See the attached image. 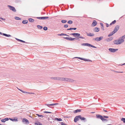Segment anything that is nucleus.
<instances>
[{
    "label": "nucleus",
    "instance_id": "f257e3e1",
    "mask_svg": "<svg viewBox=\"0 0 125 125\" xmlns=\"http://www.w3.org/2000/svg\"><path fill=\"white\" fill-rule=\"evenodd\" d=\"M70 34L74 36L75 37L77 38H80L82 39H85V38L84 37L82 36H80V33H72Z\"/></svg>",
    "mask_w": 125,
    "mask_h": 125
},
{
    "label": "nucleus",
    "instance_id": "f03ea898",
    "mask_svg": "<svg viewBox=\"0 0 125 125\" xmlns=\"http://www.w3.org/2000/svg\"><path fill=\"white\" fill-rule=\"evenodd\" d=\"M81 45L82 46H87L88 47H91L94 48H96L95 46L88 43H82Z\"/></svg>",
    "mask_w": 125,
    "mask_h": 125
},
{
    "label": "nucleus",
    "instance_id": "7ed1b4c3",
    "mask_svg": "<svg viewBox=\"0 0 125 125\" xmlns=\"http://www.w3.org/2000/svg\"><path fill=\"white\" fill-rule=\"evenodd\" d=\"M8 7L9 9L14 12H16V10L15 8L12 6L8 5Z\"/></svg>",
    "mask_w": 125,
    "mask_h": 125
},
{
    "label": "nucleus",
    "instance_id": "20e7f679",
    "mask_svg": "<svg viewBox=\"0 0 125 125\" xmlns=\"http://www.w3.org/2000/svg\"><path fill=\"white\" fill-rule=\"evenodd\" d=\"M103 38V36H101L99 37L93 39L97 42H98L100 41Z\"/></svg>",
    "mask_w": 125,
    "mask_h": 125
},
{
    "label": "nucleus",
    "instance_id": "39448f33",
    "mask_svg": "<svg viewBox=\"0 0 125 125\" xmlns=\"http://www.w3.org/2000/svg\"><path fill=\"white\" fill-rule=\"evenodd\" d=\"M75 58H76L79 59H80L84 61H89L91 62L92 61L90 60L89 59H86L83 58H81L79 57H75Z\"/></svg>",
    "mask_w": 125,
    "mask_h": 125
},
{
    "label": "nucleus",
    "instance_id": "423d86ee",
    "mask_svg": "<svg viewBox=\"0 0 125 125\" xmlns=\"http://www.w3.org/2000/svg\"><path fill=\"white\" fill-rule=\"evenodd\" d=\"M119 25H116L115 28L114 29L113 31L115 33L119 29Z\"/></svg>",
    "mask_w": 125,
    "mask_h": 125
},
{
    "label": "nucleus",
    "instance_id": "0eeeda50",
    "mask_svg": "<svg viewBox=\"0 0 125 125\" xmlns=\"http://www.w3.org/2000/svg\"><path fill=\"white\" fill-rule=\"evenodd\" d=\"M118 50V49H115L111 48H109V51L110 52H115L116 51H117Z\"/></svg>",
    "mask_w": 125,
    "mask_h": 125
},
{
    "label": "nucleus",
    "instance_id": "6e6552de",
    "mask_svg": "<svg viewBox=\"0 0 125 125\" xmlns=\"http://www.w3.org/2000/svg\"><path fill=\"white\" fill-rule=\"evenodd\" d=\"M118 42H119V44L122 43L124 41V40L123 39L121 38V37L118 39Z\"/></svg>",
    "mask_w": 125,
    "mask_h": 125
},
{
    "label": "nucleus",
    "instance_id": "1a4fd4ad",
    "mask_svg": "<svg viewBox=\"0 0 125 125\" xmlns=\"http://www.w3.org/2000/svg\"><path fill=\"white\" fill-rule=\"evenodd\" d=\"M49 18V17H37V19L41 20H45Z\"/></svg>",
    "mask_w": 125,
    "mask_h": 125
},
{
    "label": "nucleus",
    "instance_id": "9d476101",
    "mask_svg": "<svg viewBox=\"0 0 125 125\" xmlns=\"http://www.w3.org/2000/svg\"><path fill=\"white\" fill-rule=\"evenodd\" d=\"M68 78H67L60 77V80L63 81H67L68 82Z\"/></svg>",
    "mask_w": 125,
    "mask_h": 125
},
{
    "label": "nucleus",
    "instance_id": "9b49d317",
    "mask_svg": "<svg viewBox=\"0 0 125 125\" xmlns=\"http://www.w3.org/2000/svg\"><path fill=\"white\" fill-rule=\"evenodd\" d=\"M113 39V37H111L106 39L105 40V41L107 42H108L111 41Z\"/></svg>",
    "mask_w": 125,
    "mask_h": 125
},
{
    "label": "nucleus",
    "instance_id": "f8f14e48",
    "mask_svg": "<svg viewBox=\"0 0 125 125\" xmlns=\"http://www.w3.org/2000/svg\"><path fill=\"white\" fill-rule=\"evenodd\" d=\"M97 24V22L96 21L94 20L92 24V26L94 27L96 26Z\"/></svg>",
    "mask_w": 125,
    "mask_h": 125
},
{
    "label": "nucleus",
    "instance_id": "ddd939ff",
    "mask_svg": "<svg viewBox=\"0 0 125 125\" xmlns=\"http://www.w3.org/2000/svg\"><path fill=\"white\" fill-rule=\"evenodd\" d=\"M22 121L23 122H25V123L26 124H29L28 120L26 119H23Z\"/></svg>",
    "mask_w": 125,
    "mask_h": 125
},
{
    "label": "nucleus",
    "instance_id": "4468645a",
    "mask_svg": "<svg viewBox=\"0 0 125 125\" xmlns=\"http://www.w3.org/2000/svg\"><path fill=\"white\" fill-rule=\"evenodd\" d=\"M80 119V117L79 115L75 117L74 118V121L75 122H76L77 121L79 120V119Z\"/></svg>",
    "mask_w": 125,
    "mask_h": 125
},
{
    "label": "nucleus",
    "instance_id": "2eb2a0df",
    "mask_svg": "<svg viewBox=\"0 0 125 125\" xmlns=\"http://www.w3.org/2000/svg\"><path fill=\"white\" fill-rule=\"evenodd\" d=\"M63 38L69 41H72V38L71 37H63Z\"/></svg>",
    "mask_w": 125,
    "mask_h": 125
},
{
    "label": "nucleus",
    "instance_id": "dca6fc26",
    "mask_svg": "<svg viewBox=\"0 0 125 125\" xmlns=\"http://www.w3.org/2000/svg\"><path fill=\"white\" fill-rule=\"evenodd\" d=\"M86 33L87 34V35L89 36H93L94 35V33H91L90 32L89 33L86 32Z\"/></svg>",
    "mask_w": 125,
    "mask_h": 125
},
{
    "label": "nucleus",
    "instance_id": "f3484780",
    "mask_svg": "<svg viewBox=\"0 0 125 125\" xmlns=\"http://www.w3.org/2000/svg\"><path fill=\"white\" fill-rule=\"evenodd\" d=\"M9 119L13 121H18L17 118L16 117L14 118V119L9 118Z\"/></svg>",
    "mask_w": 125,
    "mask_h": 125
},
{
    "label": "nucleus",
    "instance_id": "a211bd4d",
    "mask_svg": "<svg viewBox=\"0 0 125 125\" xmlns=\"http://www.w3.org/2000/svg\"><path fill=\"white\" fill-rule=\"evenodd\" d=\"M60 77H53L51 78L52 79L55 80H60Z\"/></svg>",
    "mask_w": 125,
    "mask_h": 125
},
{
    "label": "nucleus",
    "instance_id": "6ab92c4d",
    "mask_svg": "<svg viewBox=\"0 0 125 125\" xmlns=\"http://www.w3.org/2000/svg\"><path fill=\"white\" fill-rule=\"evenodd\" d=\"M58 103H55V104H46V105H47V106H48V107H50V106H52V105H58Z\"/></svg>",
    "mask_w": 125,
    "mask_h": 125
},
{
    "label": "nucleus",
    "instance_id": "aec40b11",
    "mask_svg": "<svg viewBox=\"0 0 125 125\" xmlns=\"http://www.w3.org/2000/svg\"><path fill=\"white\" fill-rule=\"evenodd\" d=\"M94 31L95 32H98L99 31V29L97 27H95L94 29Z\"/></svg>",
    "mask_w": 125,
    "mask_h": 125
},
{
    "label": "nucleus",
    "instance_id": "412c9836",
    "mask_svg": "<svg viewBox=\"0 0 125 125\" xmlns=\"http://www.w3.org/2000/svg\"><path fill=\"white\" fill-rule=\"evenodd\" d=\"M118 40H116L114 41L113 42L115 44H119V42H118Z\"/></svg>",
    "mask_w": 125,
    "mask_h": 125
},
{
    "label": "nucleus",
    "instance_id": "4be33fe9",
    "mask_svg": "<svg viewBox=\"0 0 125 125\" xmlns=\"http://www.w3.org/2000/svg\"><path fill=\"white\" fill-rule=\"evenodd\" d=\"M81 110H80V109H78L74 111H73V113H76L78 112H81Z\"/></svg>",
    "mask_w": 125,
    "mask_h": 125
},
{
    "label": "nucleus",
    "instance_id": "5701e85b",
    "mask_svg": "<svg viewBox=\"0 0 125 125\" xmlns=\"http://www.w3.org/2000/svg\"><path fill=\"white\" fill-rule=\"evenodd\" d=\"M115 33V32L113 31L112 32H111L108 35V36L109 37H110L112 35L114 34Z\"/></svg>",
    "mask_w": 125,
    "mask_h": 125
},
{
    "label": "nucleus",
    "instance_id": "b1692460",
    "mask_svg": "<svg viewBox=\"0 0 125 125\" xmlns=\"http://www.w3.org/2000/svg\"><path fill=\"white\" fill-rule=\"evenodd\" d=\"M100 25H101V28L102 30L103 31H104V29L103 23H100Z\"/></svg>",
    "mask_w": 125,
    "mask_h": 125
},
{
    "label": "nucleus",
    "instance_id": "393cba45",
    "mask_svg": "<svg viewBox=\"0 0 125 125\" xmlns=\"http://www.w3.org/2000/svg\"><path fill=\"white\" fill-rule=\"evenodd\" d=\"M28 22V21L27 20H24L23 21H22V23L24 24L27 23Z\"/></svg>",
    "mask_w": 125,
    "mask_h": 125
},
{
    "label": "nucleus",
    "instance_id": "a878e982",
    "mask_svg": "<svg viewBox=\"0 0 125 125\" xmlns=\"http://www.w3.org/2000/svg\"><path fill=\"white\" fill-rule=\"evenodd\" d=\"M80 119L81 120H83L85 119V118L84 117H82L81 115H79Z\"/></svg>",
    "mask_w": 125,
    "mask_h": 125
},
{
    "label": "nucleus",
    "instance_id": "bb28decb",
    "mask_svg": "<svg viewBox=\"0 0 125 125\" xmlns=\"http://www.w3.org/2000/svg\"><path fill=\"white\" fill-rule=\"evenodd\" d=\"M28 20L29 21L31 22H33L34 21V20L31 18H29Z\"/></svg>",
    "mask_w": 125,
    "mask_h": 125
},
{
    "label": "nucleus",
    "instance_id": "cd10ccee",
    "mask_svg": "<svg viewBox=\"0 0 125 125\" xmlns=\"http://www.w3.org/2000/svg\"><path fill=\"white\" fill-rule=\"evenodd\" d=\"M74 81V80L73 79H71L70 78H68V82H72Z\"/></svg>",
    "mask_w": 125,
    "mask_h": 125
},
{
    "label": "nucleus",
    "instance_id": "c85d7f7f",
    "mask_svg": "<svg viewBox=\"0 0 125 125\" xmlns=\"http://www.w3.org/2000/svg\"><path fill=\"white\" fill-rule=\"evenodd\" d=\"M102 116L99 115H96V116L97 118H99L100 119Z\"/></svg>",
    "mask_w": 125,
    "mask_h": 125
},
{
    "label": "nucleus",
    "instance_id": "c756f323",
    "mask_svg": "<svg viewBox=\"0 0 125 125\" xmlns=\"http://www.w3.org/2000/svg\"><path fill=\"white\" fill-rule=\"evenodd\" d=\"M35 125H42V124L40 122H38L37 123H35Z\"/></svg>",
    "mask_w": 125,
    "mask_h": 125
},
{
    "label": "nucleus",
    "instance_id": "7c9ffc66",
    "mask_svg": "<svg viewBox=\"0 0 125 125\" xmlns=\"http://www.w3.org/2000/svg\"><path fill=\"white\" fill-rule=\"evenodd\" d=\"M55 120H57L58 121H62V119L61 118H60L59 119H58L57 118H55Z\"/></svg>",
    "mask_w": 125,
    "mask_h": 125
},
{
    "label": "nucleus",
    "instance_id": "2f4dec72",
    "mask_svg": "<svg viewBox=\"0 0 125 125\" xmlns=\"http://www.w3.org/2000/svg\"><path fill=\"white\" fill-rule=\"evenodd\" d=\"M37 27L39 29H41L42 28V26L39 25H37Z\"/></svg>",
    "mask_w": 125,
    "mask_h": 125
},
{
    "label": "nucleus",
    "instance_id": "473e14b6",
    "mask_svg": "<svg viewBox=\"0 0 125 125\" xmlns=\"http://www.w3.org/2000/svg\"><path fill=\"white\" fill-rule=\"evenodd\" d=\"M15 19L17 20H21V18L18 17H15Z\"/></svg>",
    "mask_w": 125,
    "mask_h": 125
},
{
    "label": "nucleus",
    "instance_id": "72a5a7b5",
    "mask_svg": "<svg viewBox=\"0 0 125 125\" xmlns=\"http://www.w3.org/2000/svg\"><path fill=\"white\" fill-rule=\"evenodd\" d=\"M67 23L69 24H71L73 23V21H72L69 20L68 21Z\"/></svg>",
    "mask_w": 125,
    "mask_h": 125
},
{
    "label": "nucleus",
    "instance_id": "f704fd0d",
    "mask_svg": "<svg viewBox=\"0 0 125 125\" xmlns=\"http://www.w3.org/2000/svg\"><path fill=\"white\" fill-rule=\"evenodd\" d=\"M121 120L123 121L124 123H125V118H122Z\"/></svg>",
    "mask_w": 125,
    "mask_h": 125
},
{
    "label": "nucleus",
    "instance_id": "c9c22d12",
    "mask_svg": "<svg viewBox=\"0 0 125 125\" xmlns=\"http://www.w3.org/2000/svg\"><path fill=\"white\" fill-rule=\"evenodd\" d=\"M36 115H37L38 117H41L42 118L43 117V116L42 115H40L38 114H37Z\"/></svg>",
    "mask_w": 125,
    "mask_h": 125
},
{
    "label": "nucleus",
    "instance_id": "e433bc0d",
    "mask_svg": "<svg viewBox=\"0 0 125 125\" xmlns=\"http://www.w3.org/2000/svg\"><path fill=\"white\" fill-rule=\"evenodd\" d=\"M67 21L66 20H62L61 22L62 23H65L67 22Z\"/></svg>",
    "mask_w": 125,
    "mask_h": 125
},
{
    "label": "nucleus",
    "instance_id": "4c0bfd02",
    "mask_svg": "<svg viewBox=\"0 0 125 125\" xmlns=\"http://www.w3.org/2000/svg\"><path fill=\"white\" fill-rule=\"evenodd\" d=\"M25 93H27L28 94H34V93H32V92H25Z\"/></svg>",
    "mask_w": 125,
    "mask_h": 125
},
{
    "label": "nucleus",
    "instance_id": "58836bf2",
    "mask_svg": "<svg viewBox=\"0 0 125 125\" xmlns=\"http://www.w3.org/2000/svg\"><path fill=\"white\" fill-rule=\"evenodd\" d=\"M43 29L44 30L46 31L48 29V28L47 27H44L43 28Z\"/></svg>",
    "mask_w": 125,
    "mask_h": 125
},
{
    "label": "nucleus",
    "instance_id": "ea45409f",
    "mask_svg": "<svg viewBox=\"0 0 125 125\" xmlns=\"http://www.w3.org/2000/svg\"><path fill=\"white\" fill-rule=\"evenodd\" d=\"M5 36L7 37H11V36L10 35L7 34H6Z\"/></svg>",
    "mask_w": 125,
    "mask_h": 125
},
{
    "label": "nucleus",
    "instance_id": "a19ab883",
    "mask_svg": "<svg viewBox=\"0 0 125 125\" xmlns=\"http://www.w3.org/2000/svg\"><path fill=\"white\" fill-rule=\"evenodd\" d=\"M68 27V25L67 24L65 25L64 26V27L65 28H67Z\"/></svg>",
    "mask_w": 125,
    "mask_h": 125
},
{
    "label": "nucleus",
    "instance_id": "79ce46f5",
    "mask_svg": "<svg viewBox=\"0 0 125 125\" xmlns=\"http://www.w3.org/2000/svg\"><path fill=\"white\" fill-rule=\"evenodd\" d=\"M72 41H73V40H78L79 39V38H72Z\"/></svg>",
    "mask_w": 125,
    "mask_h": 125
},
{
    "label": "nucleus",
    "instance_id": "37998d69",
    "mask_svg": "<svg viewBox=\"0 0 125 125\" xmlns=\"http://www.w3.org/2000/svg\"><path fill=\"white\" fill-rule=\"evenodd\" d=\"M116 21L115 20H114V21H113L112 23L113 24H115V22H116Z\"/></svg>",
    "mask_w": 125,
    "mask_h": 125
},
{
    "label": "nucleus",
    "instance_id": "c03bdc74",
    "mask_svg": "<svg viewBox=\"0 0 125 125\" xmlns=\"http://www.w3.org/2000/svg\"><path fill=\"white\" fill-rule=\"evenodd\" d=\"M121 38H122L123 39H125V34L123 36L121 37Z\"/></svg>",
    "mask_w": 125,
    "mask_h": 125
},
{
    "label": "nucleus",
    "instance_id": "a18cd8bd",
    "mask_svg": "<svg viewBox=\"0 0 125 125\" xmlns=\"http://www.w3.org/2000/svg\"><path fill=\"white\" fill-rule=\"evenodd\" d=\"M20 42H23V43H27V42H26L25 41H23V40H21Z\"/></svg>",
    "mask_w": 125,
    "mask_h": 125
},
{
    "label": "nucleus",
    "instance_id": "49530a36",
    "mask_svg": "<svg viewBox=\"0 0 125 125\" xmlns=\"http://www.w3.org/2000/svg\"><path fill=\"white\" fill-rule=\"evenodd\" d=\"M104 116H102V117H101V119L102 121H104Z\"/></svg>",
    "mask_w": 125,
    "mask_h": 125
},
{
    "label": "nucleus",
    "instance_id": "de8ad7c7",
    "mask_svg": "<svg viewBox=\"0 0 125 125\" xmlns=\"http://www.w3.org/2000/svg\"><path fill=\"white\" fill-rule=\"evenodd\" d=\"M64 35V33H62L61 34H58V36H62V35Z\"/></svg>",
    "mask_w": 125,
    "mask_h": 125
},
{
    "label": "nucleus",
    "instance_id": "09e8293b",
    "mask_svg": "<svg viewBox=\"0 0 125 125\" xmlns=\"http://www.w3.org/2000/svg\"><path fill=\"white\" fill-rule=\"evenodd\" d=\"M5 120V122L6 121H8L9 120V119L8 118H6L4 119Z\"/></svg>",
    "mask_w": 125,
    "mask_h": 125
},
{
    "label": "nucleus",
    "instance_id": "8fccbe9b",
    "mask_svg": "<svg viewBox=\"0 0 125 125\" xmlns=\"http://www.w3.org/2000/svg\"><path fill=\"white\" fill-rule=\"evenodd\" d=\"M44 113H52L51 112H46V111L44 112Z\"/></svg>",
    "mask_w": 125,
    "mask_h": 125
},
{
    "label": "nucleus",
    "instance_id": "3c124183",
    "mask_svg": "<svg viewBox=\"0 0 125 125\" xmlns=\"http://www.w3.org/2000/svg\"><path fill=\"white\" fill-rule=\"evenodd\" d=\"M1 121L2 122H5V120L4 119H2L1 120Z\"/></svg>",
    "mask_w": 125,
    "mask_h": 125
},
{
    "label": "nucleus",
    "instance_id": "603ef678",
    "mask_svg": "<svg viewBox=\"0 0 125 125\" xmlns=\"http://www.w3.org/2000/svg\"><path fill=\"white\" fill-rule=\"evenodd\" d=\"M106 26L107 27H108L109 26V24H108L107 23H106Z\"/></svg>",
    "mask_w": 125,
    "mask_h": 125
},
{
    "label": "nucleus",
    "instance_id": "864d4df0",
    "mask_svg": "<svg viewBox=\"0 0 125 125\" xmlns=\"http://www.w3.org/2000/svg\"><path fill=\"white\" fill-rule=\"evenodd\" d=\"M73 30V28H70L69 29H67V30Z\"/></svg>",
    "mask_w": 125,
    "mask_h": 125
},
{
    "label": "nucleus",
    "instance_id": "5fc2aeb1",
    "mask_svg": "<svg viewBox=\"0 0 125 125\" xmlns=\"http://www.w3.org/2000/svg\"><path fill=\"white\" fill-rule=\"evenodd\" d=\"M61 124L62 125H66L64 123H63L62 122L61 123Z\"/></svg>",
    "mask_w": 125,
    "mask_h": 125
},
{
    "label": "nucleus",
    "instance_id": "6e6d98bb",
    "mask_svg": "<svg viewBox=\"0 0 125 125\" xmlns=\"http://www.w3.org/2000/svg\"><path fill=\"white\" fill-rule=\"evenodd\" d=\"M16 39V40H17V41H19V42H20V40H20V39H17V38H15Z\"/></svg>",
    "mask_w": 125,
    "mask_h": 125
},
{
    "label": "nucleus",
    "instance_id": "4d7b16f0",
    "mask_svg": "<svg viewBox=\"0 0 125 125\" xmlns=\"http://www.w3.org/2000/svg\"><path fill=\"white\" fill-rule=\"evenodd\" d=\"M104 118H108V116H104Z\"/></svg>",
    "mask_w": 125,
    "mask_h": 125
},
{
    "label": "nucleus",
    "instance_id": "13d9d810",
    "mask_svg": "<svg viewBox=\"0 0 125 125\" xmlns=\"http://www.w3.org/2000/svg\"><path fill=\"white\" fill-rule=\"evenodd\" d=\"M19 90L20 91H21L22 92L24 93H25V92H23V91H22V90L20 89H19Z\"/></svg>",
    "mask_w": 125,
    "mask_h": 125
},
{
    "label": "nucleus",
    "instance_id": "bf43d9fd",
    "mask_svg": "<svg viewBox=\"0 0 125 125\" xmlns=\"http://www.w3.org/2000/svg\"><path fill=\"white\" fill-rule=\"evenodd\" d=\"M19 90L20 91H21L22 92L24 93H25V92H23V91H22V90L20 89H19Z\"/></svg>",
    "mask_w": 125,
    "mask_h": 125
},
{
    "label": "nucleus",
    "instance_id": "052dcab7",
    "mask_svg": "<svg viewBox=\"0 0 125 125\" xmlns=\"http://www.w3.org/2000/svg\"><path fill=\"white\" fill-rule=\"evenodd\" d=\"M76 29H77V28H73V30H76Z\"/></svg>",
    "mask_w": 125,
    "mask_h": 125
},
{
    "label": "nucleus",
    "instance_id": "680f3d73",
    "mask_svg": "<svg viewBox=\"0 0 125 125\" xmlns=\"http://www.w3.org/2000/svg\"><path fill=\"white\" fill-rule=\"evenodd\" d=\"M64 35H65V36H69V35H67L66 34H64Z\"/></svg>",
    "mask_w": 125,
    "mask_h": 125
},
{
    "label": "nucleus",
    "instance_id": "e2e57ef3",
    "mask_svg": "<svg viewBox=\"0 0 125 125\" xmlns=\"http://www.w3.org/2000/svg\"><path fill=\"white\" fill-rule=\"evenodd\" d=\"M6 34L4 33H2V35H3V36H5V35H6Z\"/></svg>",
    "mask_w": 125,
    "mask_h": 125
},
{
    "label": "nucleus",
    "instance_id": "0e129e2a",
    "mask_svg": "<svg viewBox=\"0 0 125 125\" xmlns=\"http://www.w3.org/2000/svg\"><path fill=\"white\" fill-rule=\"evenodd\" d=\"M2 33L1 32H0V34H1V35H2Z\"/></svg>",
    "mask_w": 125,
    "mask_h": 125
},
{
    "label": "nucleus",
    "instance_id": "69168bd1",
    "mask_svg": "<svg viewBox=\"0 0 125 125\" xmlns=\"http://www.w3.org/2000/svg\"><path fill=\"white\" fill-rule=\"evenodd\" d=\"M1 19H2V20H4V21L5 20V19H3L2 18H1Z\"/></svg>",
    "mask_w": 125,
    "mask_h": 125
},
{
    "label": "nucleus",
    "instance_id": "338daca9",
    "mask_svg": "<svg viewBox=\"0 0 125 125\" xmlns=\"http://www.w3.org/2000/svg\"><path fill=\"white\" fill-rule=\"evenodd\" d=\"M112 24H112V23L111 22V23H110V25H111Z\"/></svg>",
    "mask_w": 125,
    "mask_h": 125
},
{
    "label": "nucleus",
    "instance_id": "774afa93",
    "mask_svg": "<svg viewBox=\"0 0 125 125\" xmlns=\"http://www.w3.org/2000/svg\"><path fill=\"white\" fill-rule=\"evenodd\" d=\"M125 63H124V64H122V65H125Z\"/></svg>",
    "mask_w": 125,
    "mask_h": 125
}]
</instances>
